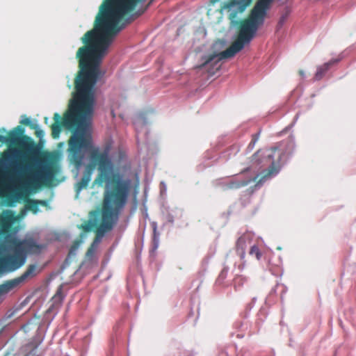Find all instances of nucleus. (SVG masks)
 Returning <instances> with one entry per match:
<instances>
[{
    "label": "nucleus",
    "instance_id": "nucleus-33",
    "mask_svg": "<svg viewBox=\"0 0 356 356\" xmlns=\"http://www.w3.org/2000/svg\"><path fill=\"white\" fill-rule=\"evenodd\" d=\"M32 128H34V129H37L36 133H37V135H38V136L39 138H42L44 136V131H42V130L39 129V125L38 124H36L34 126H32Z\"/></svg>",
    "mask_w": 356,
    "mask_h": 356
},
{
    "label": "nucleus",
    "instance_id": "nucleus-44",
    "mask_svg": "<svg viewBox=\"0 0 356 356\" xmlns=\"http://www.w3.org/2000/svg\"><path fill=\"white\" fill-rule=\"evenodd\" d=\"M48 120H49V118H47V117H46V118H44V122H45V123H46V124H47V123H48Z\"/></svg>",
    "mask_w": 356,
    "mask_h": 356
},
{
    "label": "nucleus",
    "instance_id": "nucleus-31",
    "mask_svg": "<svg viewBox=\"0 0 356 356\" xmlns=\"http://www.w3.org/2000/svg\"><path fill=\"white\" fill-rule=\"evenodd\" d=\"M298 117V114H296V116L294 117L293 122L289 125L286 127L285 129L282 131V132H286L287 131L290 130L296 123Z\"/></svg>",
    "mask_w": 356,
    "mask_h": 356
},
{
    "label": "nucleus",
    "instance_id": "nucleus-42",
    "mask_svg": "<svg viewBox=\"0 0 356 356\" xmlns=\"http://www.w3.org/2000/svg\"><path fill=\"white\" fill-rule=\"evenodd\" d=\"M226 262H227V264L231 263L232 262V258L230 257L227 256Z\"/></svg>",
    "mask_w": 356,
    "mask_h": 356
},
{
    "label": "nucleus",
    "instance_id": "nucleus-47",
    "mask_svg": "<svg viewBox=\"0 0 356 356\" xmlns=\"http://www.w3.org/2000/svg\"><path fill=\"white\" fill-rule=\"evenodd\" d=\"M136 14L138 16V15H140L141 13H137Z\"/></svg>",
    "mask_w": 356,
    "mask_h": 356
},
{
    "label": "nucleus",
    "instance_id": "nucleus-25",
    "mask_svg": "<svg viewBox=\"0 0 356 356\" xmlns=\"http://www.w3.org/2000/svg\"><path fill=\"white\" fill-rule=\"evenodd\" d=\"M97 225V219H90L88 223L82 225V228L86 231H90L94 227Z\"/></svg>",
    "mask_w": 356,
    "mask_h": 356
},
{
    "label": "nucleus",
    "instance_id": "nucleus-29",
    "mask_svg": "<svg viewBox=\"0 0 356 356\" xmlns=\"http://www.w3.org/2000/svg\"><path fill=\"white\" fill-rule=\"evenodd\" d=\"M20 123L26 125L34 126L35 124H32V122L31 118H28L25 115H22L20 118Z\"/></svg>",
    "mask_w": 356,
    "mask_h": 356
},
{
    "label": "nucleus",
    "instance_id": "nucleus-43",
    "mask_svg": "<svg viewBox=\"0 0 356 356\" xmlns=\"http://www.w3.org/2000/svg\"><path fill=\"white\" fill-rule=\"evenodd\" d=\"M300 76H301L302 78H305V74L304 71L300 70Z\"/></svg>",
    "mask_w": 356,
    "mask_h": 356
},
{
    "label": "nucleus",
    "instance_id": "nucleus-20",
    "mask_svg": "<svg viewBox=\"0 0 356 356\" xmlns=\"http://www.w3.org/2000/svg\"><path fill=\"white\" fill-rule=\"evenodd\" d=\"M153 241H152V251H155L159 245L160 234L157 232L156 223L153 222Z\"/></svg>",
    "mask_w": 356,
    "mask_h": 356
},
{
    "label": "nucleus",
    "instance_id": "nucleus-8",
    "mask_svg": "<svg viewBox=\"0 0 356 356\" xmlns=\"http://www.w3.org/2000/svg\"><path fill=\"white\" fill-rule=\"evenodd\" d=\"M43 245L32 236L26 235L24 238L18 236V230L0 232V254L13 252L4 257H11L14 263L8 267L11 273L22 268L29 255L39 254Z\"/></svg>",
    "mask_w": 356,
    "mask_h": 356
},
{
    "label": "nucleus",
    "instance_id": "nucleus-15",
    "mask_svg": "<svg viewBox=\"0 0 356 356\" xmlns=\"http://www.w3.org/2000/svg\"><path fill=\"white\" fill-rule=\"evenodd\" d=\"M15 217L13 211L6 210L3 211L0 217V232H6L10 229L14 222Z\"/></svg>",
    "mask_w": 356,
    "mask_h": 356
},
{
    "label": "nucleus",
    "instance_id": "nucleus-7",
    "mask_svg": "<svg viewBox=\"0 0 356 356\" xmlns=\"http://www.w3.org/2000/svg\"><path fill=\"white\" fill-rule=\"evenodd\" d=\"M147 0H103L94 22V29L113 42L125 27L121 22L125 15L134 11Z\"/></svg>",
    "mask_w": 356,
    "mask_h": 356
},
{
    "label": "nucleus",
    "instance_id": "nucleus-32",
    "mask_svg": "<svg viewBox=\"0 0 356 356\" xmlns=\"http://www.w3.org/2000/svg\"><path fill=\"white\" fill-rule=\"evenodd\" d=\"M7 295L8 293L3 286L0 284V302H2Z\"/></svg>",
    "mask_w": 356,
    "mask_h": 356
},
{
    "label": "nucleus",
    "instance_id": "nucleus-10",
    "mask_svg": "<svg viewBox=\"0 0 356 356\" xmlns=\"http://www.w3.org/2000/svg\"><path fill=\"white\" fill-rule=\"evenodd\" d=\"M255 238L254 234L250 232H247L243 234L237 240L236 243L235 252L238 257V267L239 270H242L245 264V252L248 247L252 245L253 241Z\"/></svg>",
    "mask_w": 356,
    "mask_h": 356
},
{
    "label": "nucleus",
    "instance_id": "nucleus-41",
    "mask_svg": "<svg viewBox=\"0 0 356 356\" xmlns=\"http://www.w3.org/2000/svg\"><path fill=\"white\" fill-rule=\"evenodd\" d=\"M276 293V286H275L274 288H273L270 292V296H271L272 294H274Z\"/></svg>",
    "mask_w": 356,
    "mask_h": 356
},
{
    "label": "nucleus",
    "instance_id": "nucleus-5",
    "mask_svg": "<svg viewBox=\"0 0 356 356\" xmlns=\"http://www.w3.org/2000/svg\"><path fill=\"white\" fill-rule=\"evenodd\" d=\"M296 140L293 135L277 143L275 146L259 149L252 156V168L260 171L253 177H246L250 168H246L241 174L230 178L219 180L222 189H238L247 186L252 181L257 182L255 187L260 188L266 181L276 177L282 167L292 157L296 149Z\"/></svg>",
    "mask_w": 356,
    "mask_h": 356
},
{
    "label": "nucleus",
    "instance_id": "nucleus-40",
    "mask_svg": "<svg viewBox=\"0 0 356 356\" xmlns=\"http://www.w3.org/2000/svg\"><path fill=\"white\" fill-rule=\"evenodd\" d=\"M0 132L2 133V134H6L8 131H7V129L5 127H1L0 128Z\"/></svg>",
    "mask_w": 356,
    "mask_h": 356
},
{
    "label": "nucleus",
    "instance_id": "nucleus-35",
    "mask_svg": "<svg viewBox=\"0 0 356 356\" xmlns=\"http://www.w3.org/2000/svg\"><path fill=\"white\" fill-rule=\"evenodd\" d=\"M8 136L0 135V142L3 143H8Z\"/></svg>",
    "mask_w": 356,
    "mask_h": 356
},
{
    "label": "nucleus",
    "instance_id": "nucleus-19",
    "mask_svg": "<svg viewBox=\"0 0 356 356\" xmlns=\"http://www.w3.org/2000/svg\"><path fill=\"white\" fill-rule=\"evenodd\" d=\"M21 284L17 277L7 280L1 284L8 294Z\"/></svg>",
    "mask_w": 356,
    "mask_h": 356
},
{
    "label": "nucleus",
    "instance_id": "nucleus-24",
    "mask_svg": "<svg viewBox=\"0 0 356 356\" xmlns=\"http://www.w3.org/2000/svg\"><path fill=\"white\" fill-rule=\"evenodd\" d=\"M26 209L32 211L35 214L40 211L39 204L36 200L30 201L29 204L26 206Z\"/></svg>",
    "mask_w": 356,
    "mask_h": 356
},
{
    "label": "nucleus",
    "instance_id": "nucleus-1",
    "mask_svg": "<svg viewBox=\"0 0 356 356\" xmlns=\"http://www.w3.org/2000/svg\"><path fill=\"white\" fill-rule=\"evenodd\" d=\"M81 40L84 45L79 48L76 54L80 68L74 81L76 92L73 93L63 118L56 113L55 123L51 126L52 136L55 138L59 136L61 127L72 133L67 152L70 163L75 168L76 177L83 167L86 170L91 149L96 147L101 154L108 148V155L112 158L111 144L106 143L102 149L94 144L91 124L95 104V85L104 74L99 67L113 42L94 28L87 31Z\"/></svg>",
    "mask_w": 356,
    "mask_h": 356
},
{
    "label": "nucleus",
    "instance_id": "nucleus-23",
    "mask_svg": "<svg viewBox=\"0 0 356 356\" xmlns=\"http://www.w3.org/2000/svg\"><path fill=\"white\" fill-rule=\"evenodd\" d=\"M80 243L78 241H75L72 245L71 246L67 257L73 259L75 258L77 255L79 249Z\"/></svg>",
    "mask_w": 356,
    "mask_h": 356
},
{
    "label": "nucleus",
    "instance_id": "nucleus-14",
    "mask_svg": "<svg viewBox=\"0 0 356 356\" xmlns=\"http://www.w3.org/2000/svg\"><path fill=\"white\" fill-rule=\"evenodd\" d=\"M42 271V268L37 264H31L27 266L24 273L17 277L20 283L22 284L27 280H32L37 277Z\"/></svg>",
    "mask_w": 356,
    "mask_h": 356
},
{
    "label": "nucleus",
    "instance_id": "nucleus-6",
    "mask_svg": "<svg viewBox=\"0 0 356 356\" xmlns=\"http://www.w3.org/2000/svg\"><path fill=\"white\" fill-rule=\"evenodd\" d=\"M273 1L259 0L252 10L250 20L241 26L238 39L226 50L203 56L202 63L197 68L207 70L211 76L216 75L221 67L222 60L234 57L246 44L250 43L259 26L264 24L266 12Z\"/></svg>",
    "mask_w": 356,
    "mask_h": 356
},
{
    "label": "nucleus",
    "instance_id": "nucleus-17",
    "mask_svg": "<svg viewBox=\"0 0 356 356\" xmlns=\"http://www.w3.org/2000/svg\"><path fill=\"white\" fill-rule=\"evenodd\" d=\"M343 58L342 56H339L337 58H333L330 61L324 63L323 65H320L317 67L316 72L315 74V79L318 81L323 78L326 72L330 69V67L339 62Z\"/></svg>",
    "mask_w": 356,
    "mask_h": 356
},
{
    "label": "nucleus",
    "instance_id": "nucleus-13",
    "mask_svg": "<svg viewBox=\"0 0 356 356\" xmlns=\"http://www.w3.org/2000/svg\"><path fill=\"white\" fill-rule=\"evenodd\" d=\"M148 120L146 117V114L144 113H138L134 117V125L136 131L137 138L139 137V134L145 132V134L148 132Z\"/></svg>",
    "mask_w": 356,
    "mask_h": 356
},
{
    "label": "nucleus",
    "instance_id": "nucleus-27",
    "mask_svg": "<svg viewBox=\"0 0 356 356\" xmlns=\"http://www.w3.org/2000/svg\"><path fill=\"white\" fill-rule=\"evenodd\" d=\"M289 15V11H288V10H286L284 13H283L282 15V16L280 17V18L278 21V24H277L278 29H280L284 24Z\"/></svg>",
    "mask_w": 356,
    "mask_h": 356
},
{
    "label": "nucleus",
    "instance_id": "nucleus-22",
    "mask_svg": "<svg viewBox=\"0 0 356 356\" xmlns=\"http://www.w3.org/2000/svg\"><path fill=\"white\" fill-rule=\"evenodd\" d=\"M249 254L251 257H255L257 260H260L261 258V252L259 250L257 245L252 244L250 247Z\"/></svg>",
    "mask_w": 356,
    "mask_h": 356
},
{
    "label": "nucleus",
    "instance_id": "nucleus-37",
    "mask_svg": "<svg viewBox=\"0 0 356 356\" xmlns=\"http://www.w3.org/2000/svg\"><path fill=\"white\" fill-rule=\"evenodd\" d=\"M38 202L39 206H47L48 204V202L47 200H36Z\"/></svg>",
    "mask_w": 356,
    "mask_h": 356
},
{
    "label": "nucleus",
    "instance_id": "nucleus-50",
    "mask_svg": "<svg viewBox=\"0 0 356 356\" xmlns=\"http://www.w3.org/2000/svg\"><path fill=\"white\" fill-rule=\"evenodd\" d=\"M66 356H70V355H66Z\"/></svg>",
    "mask_w": 356,
    "mask_h": 356
},
{
    "label": "nucleus",
    "instance_id": "nucleus-49",
    "mask_svg": "<svg viewBox=\"0 0 356 356\" xmlns=\"http://www.w3.org/2000/svg\"><path fill=\"white\" fill-rule=\"evenodd\" d=\"M219 0H214V2L218 1Z\"/></svg>",
    "mask_w": 356,
    "mask_h": 356
},
{
    "label": "nucleus",
    "instance_id": "nucleus-11",
    "mask_svg": "<svg viewBox=\"0 0 356 356\" xmlns=\"http://www.w3.org/2000/svg\"><path fill=\"white\" fill-rule=\"evenodd\" d=\"M98 245L99 243H95L93 241L90 248L86 252L85 260L81 263L79 268L74 272V275L77 274L82 268L88 270L97 265V259L95 257V249Z\"/></svg>",
    "mask_w": 356,
    "mask_h": 356
},
{
    "label": "nucleus",
    "instance_id": "nucleus-21",
    "mask_svg": "<svg viewBox=\"0 0 356 356\" xmlns=\"http://www.w3.org/2000/svg\"><path fill=\"white\" fill-rule=\"evenodd\" d=\"M260 134H261V131H259L257 133L252 135V140L246 148V153L251 152L254 149L256 143L259 140Z\"/></svg>",
    "mask_w": 356,
    "mask_h": 356
},
{
    "label": "nucleus",
    "instance_id": "nucleus-3",
    "mask_svg": "<svg viewBox=\"0 0 356 356\" xmlns=\"http://www.w3.org/2000/svg\"><path fill=\"white\" fill-rule=\"evenodd\" d=\"M91 150L86 169L75 186V198L78 199L81 191L88 186L92 174L97 168L99 175L95 182L99 184L105 182L106 187L102 206V223L96 234L104 237L118 222L120 214L127 202L131 180L124 179L119 172L115 170L113 159L108 155V148L101 154L96 147Z\"/></svg>",
    "mask_w": 356,
    "mask_h": 356
},
{
    "label": "nucleus",
    "instance_id": "nucleus-46",
    "mask_svg": "<svg viewBox=\"0 0 356 356\" xmlns=\"http://www.w3.org/2000/svg\"><path fill=\"white\" fill-rule=\"evenodd\" d=\"M236 264H237V261H235L234 262V267L236 266Z\"/></svg>",
    "mask_w": 356,
    "mask_h": 356
},
{
    "label": "nucleus",
    "instance_id": "nucleus-45",
    "mask_svg": "<svg viewBox=\"0 0 356 356\" xmlns=\"http://www.w3.org/2000/svg\"><path fill=\"white\" fill-rule=\"evenodd\" d=\"M68 86L70 88L72 87L71 84L70 83V81H68Z\"/></svg>",
    "mask_w": 356,
    "mask_h": 356
},
{
    "label": "nucleus",
    "instance_id": "nucleus-28",
    "mask_svg": "<svg viewBox=\"0 0 356 356\" xmlns=\"http://www.w3.org/2000/svg\"><path fill=\"white\" fill-rule=\"evenodd\" d=\"M228 266H225L224 268L222 270V271L220 272L219 276H218V280L217 282H222L227 277V272H228Z\"/></svg>",
    "mask_w": 356,
    "mask_h": 356
},
{
    "label": "nucleus",
    "instance_id": "nucleus-2",
    "mask_svg": "<svg viewBox=\"0 0 356 356\" xmlns=\"http://www.w3.org/2000/svg\"><path fill=\"white\" fill-rule=\"evenodd\" d=\"M91 150L86 169L75 186V198L78 199L81 191L88 186L92 174L97 168L99 175L95 182L99 184L105 182L106 187L102 206V223L96 234L104 237L118 222L120 214L127 202L131 180L124 179L119 172L115 170L113 159L108 155V148L101 154L96 147Z\"/></svg>",
    "mask_w": 356,
    "mask_h": 356
},
{
    "label": "nucleus",
    "instance_id": "nucleus-18",
    "mask_svg": "<svg viewBox=\"0 0 356 356\" xmlns=\"http://www.w3.org/2000/svg\"><path fill=\"white\" fill-rule=\"evenodd\" d=\"M11 257H0V277L11 273L8 267L14 263Z\"/></svg>",
    "mask_w": 356,
    "mask_h": 356
},
{
    "label": "nucleus",
    "instance_id": "nucleus-48",
    "mask_svg": "<svg viewBox=\"0 0 356 356\" xmlns=\"http://www.w3.org/2000/svg\"><path fill=\"white\" fill-rule=\"evenodd\" d=\"M237 337H242V336L239 335V334H237Z\"/></svg>",
    "mask_w": 356,
    "mask_h": 356
},
{
    "label": "nucleus",
    "instance_id": "nucleus-16",
    "mask_svg": "<svg viewBox=\"0 0 356 356\" xmlns=\"http://www.w3.org/2000/svg\"><path fill=\"white\" fill-rule=\"evenodd\" d=\"M24 131L25 129L23 127L20 125L16 127L8 133V143L16 144L22 143Z\"/></svg>",
    "mask_w": 356,
    "mask_h": 356
},
{
    "label": "nucleus",
    "instance_id": "nucleus-9",
    "mask_svg": "<svg viewBox=\"0 0 356 356\" xmlns=\"http://www.w3.org/2000/svg\"><path fill=\"white\" fill-rule=\"evenodd\" d=\"M251 0H230L225 3L221 7L220 13L226 10L229 13V19L233 26H237L240 22L238 15H241L250 3Z\"/></svg>",
    "mask_w": 356,
    "mask_h": 356
},
{
    "label": "nucleus",
    "instance_id": "nucleus-12",
    "mask_svg": "<svg viewBox=\"0 0 356 356\" xmlns=\"http://www.w3.org/2000/svg\"><path fill=\"white\" fill-rule=\"evenodd\" d=\"M183 209L177 207H166L162 209V215L167 223L172 226L176 220H179L183 216Z\"/></svg>",
    "mask_w": 356,
    "mask_h": 356
},
{
    "label": "nucleus",
    "instance_id": "nucleus-38",
    "mask_svg": "<svg viewBox=\"0 0 356 356\" xmlns=\"http://www.w3.org/2000/svg\"><path fill=\"white\" fill-rule=\"evenodd\" d=\"M104 238V237H102V236H99V235L96 234V237H95V238L94 239V241H95V243H99L102 241V238Z\"/></svg>",
    "mask_w": 356,
    "mask_h": 356
},
{
    "label": "nucleus",
    "instance_id": "nucleus-34",
    "mask_svg": "<svg viewBox=\"0 0 356 356\" xmlns=\"http://www.w3.org/2000/svg\"><path fill=\"white\" fill-rule=\"evenodd\" d=\"M55 296H58L61 300H63L64 299V296L62 293V286L59 287Z\"/></svg>",
    "mask_w": 356,
    "mask_h": 356
},
{
    "label": "nucleus",
    "instance_id": "nucleus-26",
    "mask_svg": "<svg viewBox=\"0 0 356 356\" xmlns=\"http://www.w3.org/2000/svg\"><path fill=\"white\" fill-rule=\"evenodd\" d=\"M246 281L245 278L242 277V276H238L236 277L234 280V286L236 289H237V288L241 286L244 282Z\"/></svg>",
    "mask_w": 356,
    "mask_h": 356
},
{
    "label": "nucleus",
    "instance_id": "nucleus-4",
    "mask_svg": "<svg viewBox=\"0 0 356 356\" xmlns=\"http://www.w3.org/2000/svg\"><path fill=\"white\" fill-rule=\"evenodd\" d=\"M28 159V154L18 148L9 149L0 157V197L10 193V206L22 197L19 185L29 191L55 177L51 160L33 156L29 163L24 164Z\"/></svg>",
    "mask_w": 356,
    "mask_h": 356
},
{
    "label": "nucleus",
    "instance_id": "nucleus-36",
    "mask_svg": "<svg viewBox=\"0 0 356 356\" xmlns=\"http://www.w3.org/2000/svg\"><path fill=\"white\" fill-rule=\"evenodd\" d=\"M161 193H163V192H165L166 191V185L165 184L164 181H161Z\"/></svg>",
    "mask_w": 356,
    "mask_h": 356
},
{
    "label": "nucleus",
    "instance_id": "nucleus-39",
    "mask_svg": "<svg viewBox=\"0 0 356 356\" xmlns=\"http://www.w3.org/2000/svg\"><path fill=\"white\" fill-rule=\"evenodd\" d=\"M231 149L234 152V154H236L239 151V147L238 145H234Z\"/></svg>",
    "mask_w": 356,
    "mask_h": 356
},
{
    "label": "nucleus",
    "instance_id": "nucleus-30",
    "mask_svg": "<svg viewBox=\"0 0 356 356\" xmlns=\"http://www.w3.org/2000/svg\"><path fill=\"white\" fill-rule=\"evenodd\" d=\"M72 259L69 257H66V259H65L63 264H62V266L60 267V273H63L64 271V270L70 265Z\"/></svg>",
    "mask_w": 356,
    "mask_h": 356
}]
</instances>
